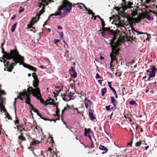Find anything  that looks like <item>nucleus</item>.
I'll return each instance as SVG.
<instances>
[{"label": "nucleus", "mask_w": 157, "mask_h": 157, "mask_svg": "<svg viewBox=\"0 0 157 157\" xmlns=\"http://www.w3.org/2000/svg\"><path fill=\"white\" fill-rule=\"evenodd\" d=\"M34 80L33 82V85L35 88H33L32 87H29L27 89V91L25 90L23 93L20 92L19 93V96L17 98H15L14 105L15 104V101L17 98H20L22 101L23 99H25V102L30 105V97L31 94L37 93V92L38 90L40 91V88L38 87L39 86V81L36 76L35 77H34Z\"/></svg>", "instance_id": "obj_1"}, {"label": "nucleus", "mask_w": 157, "mask_h": 157, "mask_svg": "<svg viewBox=\"0 0 157 157\" xmlns=\"http://www.w3.org/2000/svg\"><path fill=\"white\" fill-rule=\"evenodd\" d=\"M49 139H50L51 140V142L52 143L53 142V138L52 137H50L49 138Z\"/></svg>", "instance_id": "obj_53"}, {"label": "nucleus", "mask_w": 157, "mask_h": 157, "mask_svg": "<svg viewBox=\"0 0 157 157\" xmlns=\"http://www.w3.org/2000/svg\"><path fill=\"white\" fill-rule=\"evenodd\" d=\"M110 105L106 106H105V108L106 110L108 111H111V109L110 108Z\"/></svg>", "instance_id": "obj_34"}, {"label": "nucleus", "mask_w": 157, "mask_h": 157, "mask_svg": "<svg viewBox=\"0 0 157 157\" xmlns=\"http://www.w3.org/2000/svg\"><path fill=\"white\" fill-rule=\"evenodd\" d=\"M110 99L111 100V102H112L113 106H114V107H115L116 106V104L115 103V100L113 97H111Z\"/></svg>", "instance_id": "obj_17"}, {"label": "nucleus", "mask_w": 157, "mask_h": 157, "mask_svg": "<svg viewBox=\"0 0 157 157\" xmlns=\"http://www.w3.org/2000/svg\"><path fill=\"white\" fill-rule=\"evenodd\" d=\"M4 44V43H2V45H1V47H2V52H3L4 51V48H3L2 47V46L3 45V44Z\"/></svg>", "instance_id": "obj_52"}, {"label": "nucleus", "mask_w": 157, "mask_h": 157, "mask_svg": "<svg viewBox=\"0 0 157 157\" xmlns=\"http://www.w3.org/2000/svg\"><path fill=\"white\" fill-rule=\"evenodd\" d=\"M15 118H16V120L14 121V122L15 124H17L19 122V121L18 120V118L17 117V116H16Z\"/></svg>", "instance_id": "obj_33"}, {"label": "nucleus", "mask_w": 157, "mask_h": 157, "mask_svg": "<svg viewBox=\"0 0 157 157\" xmlns=\"http://www.w3.org/2000/svg\"><path fill=\"white\" fill-rule=\"evenodd\" d=\"M6 118H7L9 120L11 119V118L10 117L9 114L8 113H7L6 114Z\"/></svg>", "instance_id": "obj_37"}, {"label": "nucleus", "mask_w": 157, "mask_h": 157, "mask_svg": "<svg viewBox=\"0 0 157 157\" xmlns=\"http://www.w3.org/2000/svg\"><path fill=\"white\" fill-rule=\"evenodd\" d=\"M59 35L61 36V40H62V38H63V33L62 32H60L59 33Z\"/></svg>", "instance_id": "obj_44"}, {"label": "nucleus", "mask_w": 157, "mask_h": 157, "mask_svg": "<svg viewBox=\"0 0 157 157\" xmlns=\"http://www.w3.org/2000/svg\"><path fill=\"white\" fill-rule=\"evenodd\" d=\"M110 45L112 50V53L110 55L111 60V63L113 60L115 59L114 58L118 51L119 44L118 43H114L112 40H111Z\"/></svg>", "instance_id": "obj_4"}, {"label": "nucleus", "mask_w": 157, "mask_h": 157, "mask_svg": "<svg viewBox=\"0 0 157 157\" xmlns=\"http://www.w3.org/2000/svg\"><path fill=\"white\" fill-rule=\"evenodd\" d=\"M39 67L41 69H43L44 68L45 69H46L47 68L46 67H43V66H39Z\"/></svg>", "instance_id": "obj_47"}, {"label": "nucleus", "mask_w": 157, "mask_h": 157, "mask_svg": "<svg viewBox=\"0 0 157 157\" xmlns=\"http://www.w3.org/2000/svg\"><path fill=\"white\" fill-rule=\"evenodd\" d=\"M101 21V24L102 25V26L103 27H104L105 26L104 22L103 21V19H102V21Z\"/></svg>", "instance_id": "obj_45"}, {"label": "nucleus", "mask_w": 157, "mask_h": 157, "mask_svg": "<svg viewBox=\"0 0 157 157\" xmlns=\"http://www.w3.org/2000/svg\"><path fill=\"white\" fill-rule=\"evenodd\" d=\"M49 121H54L55 122H56V120H48Z\"/></svg>", "instance_id": "obj_56"}, {"label": "nucleus", "mask_w": 157, "mask_h": 157, "mask_svg": "<svg viewBox=\"0 0 157 157\" xmlns=\"http://www.w3.org/2000/svg\"><path fill=\"white\" fill-rule=\"evenodd\" d=\"M51 0H40V2L39 3V6L41 8L43 6L42 9L39 12L40 15H41L44 11V6L48 4Z\"/></svg>", "instance_id": "obj_6"}, {"label": "nucleus", "mask_w": 157, "mask_h": 157, "mask_svg": "<svg viewBox=\"0 0 157 157\" xmlns=\"http://www.w3.org/2000/svg\"><path fill=\"white\" fill-rule=\"evenodd\" d=\"M132 5V3L131 2H128L125 3L124 6H123V9L125 10L127 8H132V7L131 6Z\"/></svg>", "instance_id": "obj_13"}, {"label": "nucleus", "mask_w": 157, "mask_h": 157, "mask_svg": "<svg viewBox=\"0 0 157 157\" xmlns=\"http://www.w3.org/2000/svg\"><path fill=\"white\" fill-rule=\"evenodd\" d=\"M17 25V23H16L12 26L11 29V31L12 33L13 32L15 31Z\"/></svg>", "instance_id": "obj_23"}, {"label": "nucleus", "mask_w": 157, "mask_h": 157, "mask_svg": "<svg viewBox=\"0 0 157 157\" xmlns=\"http://www.w3.org/2000/svg\"><path fill=\"white\" fill-rule=\"evenodd\" d=\"M55 87L57 89V90H56L58 92H60L61 91V89L60 88V87L59 86H55V85H54Z\"/></svg>", "instance_id": "obj_32"}, {"label": "nucleus", "mask_w": 157, "mask_h": 157, "mask_svg": "<svg viewBox=\"0 0 157 157\" xmlns=\"http://www.w3.org/2000/svg\"><path fill=\"white\" fill-rule=\"evenodd\" d=\"M30 106V108H31L32 110H33L34 112L35 113H37V115L39 116H40V117L42 119H43L45 121H48V119H46L44 117H41V115L38 112V110L36 109H35L33 106L30 104V105H29Z\"/></svg>", "instance_id": "obj_11"}, {"label": "nucleus", "mask_w": 157, "mask_h": 157, "mask_svg": "<svg viewBox=\"0 0 157 157\" xmlns=\"http://www.w3.org/2000/svg\"><path fill=\"white\" fill-rule=\"evenodd\" d=\"M75 109L76 110V112L77 113H81V112H79L78 111V109L77 108H75Z\"/></svg>", "instance_id": "obj_49"}, {"label": "nucleus", "mask_w": 157, "mask_h": 157, "mask_svg": "<svg viewBox=\"0 0 157 157\" xmlns=\"http://www.w3.org/2000/svg\"><path fill=\"white\" fill-rule=\"evenodd\" d=\"M40 143V141L38 140H35L33 142H30V145L31 146H32L35 145H37L39 144Z\"/></svg>", "instance_id": "obj_16"}, {"label": "nucleus", "mask_w": 157, "mask_h": 157, "mask_svg": "<svg viewBox=\"0 0 157 157\" xmlns=\"http://www.w3.org/2000/svg\"><path fill=\"white\" fill-rule=\"evenodd\" d=\"M129 104L131 105H136V103L135 101L134 100H132L129 102Z\"/></svg>", "instance_id": "obj_27"}, {"label": "nucleus", "mask_w": 157, "mask_h": 157, "mask_svg": "<svg viewBox=\"0 0 157 157\" xmlns=\"http://www.w3.org/2000/svg\"><path fill=\"white\" fill-rule=\"evenodd\" d=\"M20 9L19 10V13H20L22 12H23L24 10V8H22L21 7L20 8Z\"/></svg>", "instance_id": "obj_38"}, {"label": "nucleus", "mask_w": 157, "mask_h": 157, "mask_svg": "<svg viewBox=\"0 0 157 157\" xmlns=\"http://www.w3.org/2000/svg\"><path fill=\"white\" fill-rule=\"evenodd\" d=\"M90 128L88 129V130H87V129L86 128H85L84 129V136H88V135L89 134V132H90Z\"/></svg>", "instance_id": "obj_18"}, {"label": "nucleus", "mask_w": 157, "mask_h": 157, "mask_svg": "<svg viewBox=\"0 0 157 157\" xmlns=\"http://www.w3.org/2000/svg\"><path fill=\"white\" fill-rule=\"evenodd\" d=\"M24 61H23V62ZM21 62H20L19 63V65H22V66L25 68H28L27 67L28 65L27 64H22V63H21Z\"/></svg>", "instance_id": "obj_31"}, {"label": "nucleus", "mask_w": 157, "mask_h": 157, "mask_svg": "<svg viewBox=\"0 0 157 157\" xmlns=\"http://www.w3.org/2000/svg\"><path fill=\"white\" fill-rule=\"evenodd\" d=\"M74 94L69 91H66L65 93L61 94L63 100L65 101H68L73 99Z\"/></svg>", "instance_id": "obj_5"}, {"label": "nucleus", "mask_w": 157, "mask_h": 157, "mask_svg": "<svg viewBox=\"0 0 157 157\" xmlns=\"http://www.w3.org/2000/svg\"><path fill=\"white\" fill-rule=\"evenodd\" d=\"M63 42L67 46V48H68V45L67 43H66L64 40H63Z\"/></svg>", "instance_id": "obj_51"}, {"label": "nucleus", "mask_w": 157, "mask_h": 157, "mask_svg": "<svg viewBox=\"0 0 157 157\" xmlns=\"http://www.w3.org/2000/svg\"><path fill=\"white\" fill-rule=\"evenodd\" d=\"M15 16H14V17H12L11 18V20H13L14 19V18H15Z\"/></svg>", "instance_id": "obj_62"}, {"label": "nucleus", "mask_w": 157, "mask_h": 157, "mask_svg": "<svg viewBox=\"0 0 157 157\" xmlns=\"http://www.w3.org/2000/svg\"><path fill=\"white\" fill-rule=\"evenodd\" d=\"M71 8V3L67 0H64L62 5L59 7L57 11L54 14H51L48 17V19L53 16L59 15L58 18L60 19L69 13Z\"/></svg>", "instance_id": "obj_3"}, {"label": "nucleus", "mask_w": 157, "mask_h": 157, "mask_svg": "<svg viewBox=\"0 0 157 157\" xmlns=\"http://www.w3.org/2000/svg\"><path fill=\"white\" fill-rule=\"evenodd\" d=\"M111 90L113 92L114 95L116 94V93H117V92H116L114 88Z\"/></svg>", "instance_id": "obj_43"}, {"label": "nucleus", "mask_w": 157, "mask_h": 157, "mask_svg": "<svg viewBox=\"0 0 157 157\" xmlns=\"http://www.w3.org/2000/svg\"><path fill=\"white\" fill-rule=\"evenodd\" d=\"M108 84L109 87L111 90L113 88L111 86V84L110 82H108Z\"/></svg>", "instance_id": "obj_36"}, {"label": "nucleus", "mask_w": 157, "mask_h": 157, "mask_svg": "<svg viewBox=\"0 0 157 157\" xmlns=\"http://www.w3.org/2000/svg\"><path fill=\"white\" fill-rule=\"evenodd\" d=\"M148 147H149V146H146V147H145V149L146 150H147V148H148Z\"/></svg>", "instance_id": "obj_61"}, {"label": "nucleus", "mask_w": 157, "mask_h": 157, "mask_svg": "<svg viewBox=\"0 0 157 157\" xmlns=\"http://www.w3.org/2000/svg\"><path fill=\"white\" fill-rule=\"evenodd\" d=\"M146 17L147 18V19L149 21H151V20H153V17H151L149 15H147Z\"/></svg>", "instance_id": "obj_30"}, {"label": "nucleus", "mask_w": 157, "mask_h": 157, "mask_svg": "<svg viewBox=\"0 0 157 157\" xmlns=\"http://www.w3.org/2000/svg\"><path fill=\"white\" fill-rule=\"evenodd\" d=\"M89 116L91 120H93L95 119V117L94 116L93 111L91 109H89Z\"/></svg>", "instance_id": "obj_15"}, {"label": "nucleus", "mask_w": 157, "mask_h": 157, "mask_svg": "<svg viewBox=\"0 0 157 157\" xmlns=\"http://www.w3.org/2000/svg\"><path fill=\"white\" fill-rule=\"evenodd\" d=\"M60 40H57V39H54V43L55 44H57L60 41Z\"/></svg>", "instance_id": "obj_40"}, {"label": "nucleus", "mask_w": 157, "mask_h": 157, "mask_svg": "<svg viewBox=\"0 0 157 157\" xmlns=\"http://www.w3.org/2000/svg\"><path fill=\"white\" fill-rule=\"evenodd\" d=\"M128 21H132V18H128Z\"/></svg>", "instance_id": "obj_55"}, {"label": "nucleus", "mask_w": 157, "mask_h": 157, "mask_svg": "<svg viewBox=\"0 0 157 157\" xmlns=\"http://www.w3.org/2000/svg\"><path fill=\"white\" fill-rule=\"evenodd\" d=\"M107 91L106 88V87L103 89H102L101 90V95L102 96H103L106 93Z\"/></svg>", "instance_id": "obj_21"}, {"label": "nucleus", "mask_w": 157, "mask_h": 157, "mask_svg": "<svg viewBox=\"0 0 157 157\" xmlns=\"http://www.w3.org/2000/svg\"><path fill=\"white\" fill-rule=\"evenodd\" d=\"M78 7L81 9H82L83 8V7H84V8H85L86 10V11H88V9L87 7H86L84 4H83L81 3L78 4Z\"/></svg>", "instance_id": "obj_19"}, {"label": "nucleus", "mask_w": 157, "mask_h": 157, "mask_svg": "<svg viewBox=\"0 0 157 157\" xmlns=\"http://www.w3.org/2000/svg\"><path fill=\"white\" fill-rule=\"evenodd\" d=\"M156 68L154 67H153L151 71L150 72L149 77H153L155 75Z\"/></svg>", "instance_id": "obj_12"}, {"label": "nucleus", "mask_w": 157, "mask_h": 157, "mask_svg": "<svg viewBox=\"0 0 157 157\" xmlns=\"http://www.w3.org/2000/svg\"><path fill=\"white\" fill-rule=\"evenodd\" d=\"M93 147H94L93 144L91 142V148H93Z\"/></svg>", "instance_id": "obj_63"}, {"label": "nucleus", "mask_w": 157, "mask_h": 157, "mask_svg": "<svg viewBox=\"0 0 157 157\" xmlns=\"http://www.w3.org/2000/svg\"><path fill=\"white\" fill-rule=\"evenodd\" d=\"M100 78V77L98 73H97L96 75V78L98 79Z\"/></svg>", "instance_id": "obj_42"}, {"label": "nucleus", "mask_w": 157, "mask_h": 157, "mask_svg": "<svg viewBox=\"0 0 157 157\" xmlns=\"http://www.w3.org/2000/svg\"><path fill=\"white\" fill-rule=\"evenodd\" d=\"M131 14L132 16H134L137 15V12L136 10H134L133 8V10H131Z\"/></svg>", "instance_id": "obj_24"}, {"label": "nucleus", "mask_w": 157, "mask_h": 157, "mask_svg": "<svg viewBox=\"0 0 157 157\" xmlns=\"http://www.w3.org/2000/svg\"><path fill=\"white\" fill-rule=\"evenodd\" d=\"M96 17H98L101 21H102V19L101 18H100V16H99L97 15Z\"/></svg>", "instance_id": "obj_57"}, {"label": "nucleus", "mask_w": 157, "mask_h": 157, "mask_svg": "<svg viewBox=\"0 0 157 157\" xmlns=\"http://www.w3.org/2000/svg\"><path fill=\"white\" fill-rule=\"evenodd\" d=\"M36 23V21L35 22L34 21H33V20H31V21L30 24L28 25V27L29 28H31V26L32 25H34V24Z\"/></svg>", "instance_id": "obj_25"}, {"label": "nucleus", "mask_w": 157, "mask_h": 157, "mask_svg": "<svg viewBox=\"0 0 157 157\" xmlns=\"http://www.w3.org/2000/svg\"><path fill=\"white\" fill-rule=\"evenodd\" d=\"M4 56L5 58L8 59H13V60L14 63H12L10 65L9 67L7 64H9L8 62H6V64L5 65V67L7 65V71L9 72H11L13 68V66H16L17 63L21 62H23L24 61V57L21 56L18 54V52L15 50H11L10 52H6L4 53Z\"/></svg>", "instance_id": "obj_2"}, {"label": "nucleus", "mask_w": 157, "mask_h": 157, "mask_svg": "<svg viewBox=\"0 0 157 157\" xmlns=\"http://www.w3.org/2000/svg\"><path fill=\"white\" fill-rule=\"evenodd\" d=\"M132 31L133 32H135L136 33H137V35H138V34L142 35V34H143L144 33H143V32H141L136 31L135 29H133Z\"/></svg>", "instance_id": "obj_26"}, {"label": "nucleus", "mask_w": 157, "mask_h": 157, "mask_svg": "<svg viewBox=\"0 0 157 157\" xmlns=\"http://www.w3.org/2000/svg\"><path fill=\"white\" fill-rule=\"evenodd\" d=\"M151 77H149V76H148V77L147 78V81H150L151 80L150 78Z\"/></svg>", "instance_id": "obj_60"}, {"label": "nucleus", "mask_w": 157, "mask_h": 157, "mask_svg": "<svg viewBox=\"0 0 157 157\" xmlns=\"http://www.w3.org/2000/svg\"><path fill=\"white\" fill-rule=\"evenodd\" d=\"M58 29H62V26H61L60 25L58 26Z\"/></svg>", "instance_id": "obj_50"}, {"label": "nucleus", "mask_w": 157, "mask_h": 157, "mask_svg": "<svg viewBox=\"0 0 157 157\" xmlns=\"http://www.w3.org/2000/svg\"><path fill=\"white\" fill-rule=\"evenodd\" d=\"M67 109V108L66 107H64V109H63L62 110V114L64 113L65 110Z\"/></svg>", "instance_id": "obj_48"}, {"label": "nucleus", "mask_w": 157, "mask_h": 157, "mask_svg": "<svg viewBox=\"0 0 157 157\" xmlns=\"http://www.w3.org/2000/svg\"><path fill=\"white\" fill-rule=\"evenodd\" d=\"M27 67L28 68H27L29 70H32L33 71H34V72L36 71V69L35 68L31 66L28 65Z\"/></svg>", "instance_id": "obj_20"}, {"label": "nucleus", "mask_w": 157, "mask_h": 157, "mask_svg": "<svg viewBox=\"0 0 157 157\" xmlns=\"http://www.w3.org/2000/svg\"><path fill=\"white\" fill-rule=\"evenodd\" d=\"M88 137V138H89V139H90V141H91V142H92V144H93V142L91 139V137L90 136V135H89V134H88V136H87Z\"/></svg>", "instance_id": "obj_46"}, {"label": "nucleus", "mask_w": 157, "mask_h": 157, "mask_svg": "<svg viewBox=\"0 0 157 157\" xmlns=\"http://www.w3.org/2000/svg\"><path fill=\"white\" fill-rule=\"evenodd\" d=\"M151 0H146V2L147 3H148L150 2H151Z\"/></svg>", "instance_id": "obj_54"}, {"label": "nucleus", "mask_w": 157, "mask_h": 157, "mask_svg": "<svg viewBox=\"0 0 157 157\" xmlns=\"http://www.w3.org/2000/svg\"><path fill=\"white\" fill-rule=\"evenodd\" d=\"M141 144V141H138V142H136V143L135 145L136 146H137V147L139 146Z\"/></svg>", "instance_id": "obj_35"}, {"label": "nucleus", "mask_w": 157, "mask_h": 157, "mask_svg": "<svg viewBox=\"0 0 157 157\" xmlns=\"http://www.w3.org/2000/svg\"><path fill=\"white\" fill-rule=\"evenodd\" d=\"M100 59L101 60H104V57H102V56H100Z\"/></svg>", "instance_id": "obj_58"}, {"label": "nucleus", "mask_w": 157, "mask_h": 157, "mask_svg": "<svg viewBox=\"0 0 157 157\" xmlns=\"http://www.w3.org/2000/svg\"><path fill=\"white\" fill-rule=\"evenodd\" d=\"M1 85H0V114H1L4 108L3 104L5 100V98H2L1 95L5 94L4 91L1 90Z\"/></svg>", "instance_id": "obj_7"}, {"label": "nucleus", "mask_w": 157, "mask_h": 157, "mask_svg": "<svg viewBox=\"0 0 157 157\" xmlns=\"http://www.w3.org/2000/svg\"><path fill=\"white\" fill-rule=\"evenodd\" d=\"M115 75L116 76H118L119 77L121 75V73L120 72H116V73H115Z\"/></svg>", "instance_id": "obj_41"}, {"label": "nucleus", "mask_w": 157, "mask_h": 157, "mask_svg": "<svg viewBox=\"0 0 157 157\" xmlns=\"http://www.w3.org/2000/svg\"><path fill=\"white\" fill-rule=\"evenodd\" d=\"M84 104L85 107L86 108H87L89 107H91L92 102L90 101L87 99V98L86 97L84 101Z\"/></svg>", "instance_id": "obj_10"}, {"label": "nucleus", "mask_w": 157, "mask_h": 157, "mask_svg": "<svg viewBox=\"0 0 157 157\" xmlns=\"http://www.w3.org/2000/svg\"><path fill=\"white\" fill-rule=\"evenodd\" d=\"M69 72L71 75L74 78H75L77 76V74L75 71L74 67H72L71 70H69Z\"/></svg>", "instance_id": "obj_9"}, {"label": "nucleus", "mask_w": 157, "mask_h": 157, "mask_svg": "<svg viewBox=\"0 0 157 157\" xmlns=\"http://www.w3.org/2000/svg\"><path fill=\"white\" fill-rule=\"evenodd\" d=\"M48 32H49V33H50V32L51 31V29H49V28H48Z\"/></svg>", "instance_id": "obj_64"}, {"label": "nucleus", "mask_w": 157, "mask_h": 157, "mask_svg": "<svg viewBox=\"0 0 157 157\" xmlns=\"http://www.w3.org/2000/svg\"><path fill=\"white\" fill-rule=\"evenodd\" d=\"M18 139L21 140L22 141H25V138L23 136L21 135L20 136H18Z\"/></svg>", "instance_id": "obj_29"}, {"label": "nucleus", "mask_w": 157, "mask_h": 157, "mask_svg": "<svg viewBox=\"0 0 157 157\" xmlns=\"http://www.w3.org/2000/svg\"><path fill=\"white\" fill-rule=\"evenodd\" d=\"M37 93L34 94V93L33 94V96L36 97L37 99L40 100V102L42 104H44L45 105H47L46 103L43 100L41 97V94L40 91L39 90H37Z\"/></svg>", "instance_id": "obj_8"}, {"label": "nucleus", "mask_w": 157, "mask_h": 157, "mask_svg": "<svg viewBox=\"0 0 157 157\" xmlns=\"http://www.w3.org/2000/svg\"><path fill=\"white\" fill-rule=\"evenodd\" d=\"M59 109L58 108H56V114L58 116L59 115Z\"/></svg>", "instance_id": "obj_39"}, {"label": "nucleus", "mask_w": 157, "mask_h": 157, "mask_svg": "<svg viewBox=\"0 0 157 157\" xmlns=\"http://www.w3.org/2000/svg\"><path fill=\"white\" fill-rule=\"evenodd\" d=\"M44 59L45 61V63L47 64V66H48L50 65L51 63L48 59L47 58H44Z\"/></svg>", "instance_id": "obj_22"}, {"label": "nucleus", "mask_w": 157, "mask_h": 157, "mask_svg": "<svg viewBox=\"0 0 157 157\" xmlns=\"http://www.w3.org/2000/svg\"><path fill=\"white\" fill-rule=\"evenodd\" d=\"M88 13L89 14H91L92 15V16H94V13L90 9L88 10Z\"/></svg>", "instance_id": "obj_28"}, {"label": "nucleus", "mask_w": 157, "mask_h": 157, "mask_svg": "<svg viewBox=\"0 0 157 157\" xmlns=\"http://www.w3.org/2000/svg\"><path fill=\"white\" fill-rule=\"evenodd\" d=\"M48 150L49 151H51L52 150V149L51 148V147H49L48 148Z\"/></svg>", "instance_id": "obj_59"}, {"label": "nucleus", "mask_w": 157, "mask_h": 157, "mask_svg": "<svg viewBox=\"0 0 157 157\" xmlns=\"http://www.w3.org/2000/svg\"><path fill=\"white\" fill-rule=\"evenodd\" d=\"M98 148L101 150L104 151L102 152V154L106 153L108 151V149L104 145L101 144L99 146Z\"/></svg>", "instance_id": "obj_14"}]
</instances>
